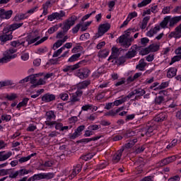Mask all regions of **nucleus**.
<instances>
[{"mask_svg": "<svg viewBox=\"0 0 181 181\" xmlns=\"http://www.w3.org/2000/svg\"><path fill=\"white\" fill-rule=\"evenodd\" d=\"M23 26V23H13L10 25L8 28H5L3 30V33L4 35L0 36V42L1 45H4L5 42H8V40H12L13 36L12 35V33L10 34L9 32H13V30H16V29H19V28H22Z\"/></svg>", "mask_w": 181, "mask_h": 181, "instance_id": "1", "label": "nucleus"}, {"mask_svg": "<svg viewBox=\"0 0 181 181\" xmlns=\"http://www.w3.org/2000/svg\"><path fill=\"white\" fill-rule=\"evenodd\" d=\"M43 76V73H40L34 75H31L29 76H27L25 78L21 80L20 83H28V81H30L32 86L31 87L33 88H35V87H37V86H45L46 84V79L39 78L42 77Z\"/></svg>", "mask_w": 181, "mask_h": 181, "instance_id": "2", "label": "nucleus"}, {"mask_svg": "<svg viewBox=\"0 0 181 181\" xmlns=\"http://www.w3.org/2000/svg\"><path fill=\"white\" fill-rule=\"evenodd\" d=\"M39 39H40V35H34L33 34H30L23 39V46L24 47H28L29 45H33V43H35V46H37V45H41V43L46 42V40L49 39V37H43L40 40Z\"/></svg>", "mask_w": 181, "mask_h": 181, "instance_id": "3", "label": "nucleus"}, {"mask_svg": "<svg viewBox=\"0 0 181 181\" xmlns=\"http://www.w3.org/2000/svg\"><path fill=\"white\" fill-rule=\"evenodd\" d=\"M90 74H91V71L87 67H83L74 71V76L78 77L81 80L88 78Z\"/></svg>", "mask_w": 181, "mask_h": 181, "instance_id": "4", "label": "nucleus"}, {"mask_svg": "<svg viewBox=\"0 0 181 181\" xmlns=\"http://www.w3.org/2000/svg\"><path fill=\"white\" fill-rule=\"evenodd\" d=\"M132 42H134V37L127 38L124 35H121L117 39V43L125 49H128L132 45Z\"/></svg>", "mask_w": 181, "mask_h": 181, "instance_id": "5", "label": "nucleus"}, {"mask_svg": "<svg viewBox=\"0 0 181 181\" xmlns=\"http://www.w3.org/2000/svg\"><path fill=\"white\" fill-rule=\"evenodd\" d=\"M17 50L15 48H11L9 50H7L4 54V57L2 59V62H9L12 60V59L16 58L18 56L16 54Z\"/></svg>", "mask_w": 181, "mask_h": 181, "instance_id": "6", "label": "nucleus"}, {"mask_svg": "<svg viewBox=\"0 0 181 181\" xmlns=\"http://www.w3.org/2000/svg\"><path fill=\"white\" fill-rule=\"evenodd\" d=\"M84 63H86L85 60H82L74 65H69V66H66L62 71H64V73H70L71 71H74V70H77L78 69H80V67H81L83 66V64H84Z\"/></svg>", "mask_w": 181, "mask_h": 181, "instance_id": "7", "label": "nucleus"}, {"mask_svg": "<svg viewBox=\"0 0 181 181\" xmlns=\"http://www.w3.org/2000/svg\"><path fill=\"white\" fill-rule=\"evenodd\" d=\"M66 16V12L63 11H60L59 12H55L52 13L51 15L48 16V21H50V22H53V21H60L63 19Z\"/></svg>", "mask_w": 181, "mask_h": 181, "instance_id": "8", "label": "nucleus"}, {"mask_svg": "<svg viewBox=\"0 0 181 181\" xmlns=\"http://www.w3.org/2000/svg\"><path fill=\"white\" fill-rule=\"evenodd\" d=\"M74 23H76V18L71 16L63 23L62 30H64V32H68L70 28L74 25Z\"/></svg>", "mask_w": 181, "mask_h": 181, "instance_id": "9", "label": "nucleus"}, {"mask_svg": "<svg viewBox=\"0 0 181 181\" xmlns=\"http://www.w3.org/2000/svg\"><path fill=\"white\" fill-rule=\"evenodd\" d=\"M110 28L111 25H110V23L101 24L98 28V37H100V36H103L105 33H107V31L110 30Z\"/></svg>", "mask_w": 181, "mask_h": 181, "instance_id": "10", "label": "nucleus"}, {"mask_svg": "<svg viewBox=\"0 0 181 181\" xmlns=\"http://www.w3.org/2000/svg\"><path fill=\"white\" fill-rule=\"evenodd\" d=\"M83 95V90H77L76 93H72L71 97V103H77L80 101V97Z\"/></svg>", "mask_w": 181, "mask_h": 181, "instance_id": "11", "label": "nucleus"}, {"mask_svg": "<svg viewBox=\"0 0 181 181\" xmlns=\"http://www.w3.org/2000/svg\"><path fill=\"white\" fill-rule=\"evenodd\" d=\"M176 159H177V156H172L170 157L163 159L160 161V166H165L166 165H169V163H172L173 162H175Z\"/></svg>", "mask_w": 181, "mask_h": 181, "instance_id": "12", "label": "nucleus"}, {"mask_svg": "<svg viewBox=\"0 0 181 181\" xmlns=\"http://www.w3.org/2000/svg\"><path fill=\"white\" fill-rule=\"evenodd\" d=\"M168 16L170 17V18H169L170 28H173V26H175V25H177V23H179V22H181V16H176L174 17H172V16Z\"/></svg>", "mask_w": 181, "mask_h": 181, "instance_id": "13", "label": "nucleus"}, {"mask_svg": "<svg viewBox=\"0 0 181 181\" xmlns=\"http://www.w3.org/2000/svg\"><path fill=\"white\" fill-rule=\"evenodd\" d=\"M156 122H163V121H166L168 119V114L166 112H160L156 115L154 118Z\"/></svg>", "mask_w": 181, "mask_h": 181, "instance_id": "14", "label": "nucleus"}, {"mask_svg": "<svg viewBox=\"0 0 181 181\" xmlns=\"http://www.w3.org/2000/svg\"><path fill=\"white\" fill-rule=\"evenodd\" d=\"M160 30V25H156L154 28H151L147 33H146V36L148 37H153L154 35H156L158 32Z\"/></svg>", "mask_w": 181, "mask_h": 181, "instance_id": "15", "label": "nucleus"}, {"mask_svg": "<svg viewBox=\"0 0 181 181\" xmlns=\"http://www.w3.org/2000/svg\"><path fill=\"white\" fill-rule=\"evenodd\" d=\"M85 129L86 126H79L77 129L75 130L74 133L71 136V139H76V138L80 136V135H81V132H83Z\"/></svg>", "mask_w": 181, "mask_h": 181, "instance_id": "16", "label": "nucleus"}, {"mask_svg": "<svg viewBox=\"0 0 181 181\" xmlns=\"http://www.w3.org/2000/svg\"><path fill=\"white\" fill-rule=\"evenodd\" d=\"M67 39H69V36L65 35L62 40H58L53 45V49L57 50V49H59V47H61V46H63V44L65 43V42H67Z\"/></svg>", "mask_w": 181, "mask_h": 181, "instance_id": "17", "label": "nucleus"}, {"mask_svg": "<svg viewBox=\"0 0 181 181\" xmlns=\"http://www.w3.org/2000/svg\"><path fill=\"white\" fill-rule=\"evenodd\" d=\"M170 36H171V37H175V39H180V37H181V24H180L175 29V31H173L170 33Z\"/></svg>", "mask_w": 181, "mask_h": 181, "instance_id": "18", "label": "nucleus"}, {"mask_svg": "<svg viewBox=\"0 0 181 181\" xmlns=\"http://www.w3.org/2000/svg\"><path fill=\"white\" fill-rule=\"evenodd\" d=\"M159 50V45L152 44L148 46V47L144 49V52L146 54H148V53L153 52H158Z\"/></svg>", "mask_w": 181, "mask_h": 181, "instance_id": "19", "label": "nucleus"}, {"mask_svg": "<svg viewBox=\"0 0 181 181\" xmlns=\"http://www.w3.org/2000/svg\"><path fill=\"white\" fill-rule=\"evenodd\" d=\"M122 152H124V150L120 149L113 155V157H112L113 163H118V162L121 160V157L122 156Z\"/></svg>", "mask_w": 181, "mask_h": 181, "instance_id": "20", "label": "nucleus"}, {"mask_svg": "<svg viewBox=\"0 0 181 181\" xmlns=\"http://www.w3.org/2000/svg\"><path fill=\"white\" fill-rule=\"evenodd\" d=\"M54 100H56V96L53 94L46 93L42 97V101H44V103H50L54 101Z\"/></svg>", "mask_w": 181, "mask_h": 181, "instance_id": "21", "label": "nucleus"}, {"mask_svg": "<svg viewBox=\"0 0 181 181\" xmlns=\"http://www.w3.org/2000/svg\"><path fill=\"white\" fill-rule=\"evenodd\" d=\"M12 156V151H8V153H5V151L0 152V162L4 160H6L9 159Z\"/></svg>", "mask_w": 181, "mask_h": 181, "instance_id": "22", "label": "nucleus"}, {"mask_svg": "<svg viewBox=\"0 0 181 181\" xmlns=\"http://www.w3.org/2000/svg\"><path fill=\"white\" fill-rule=\"evenodd\" d=\"M90 84H91L90 81H83L82 82H80L76 86L77 90H81H81L86 88V87H88V86H90Z\"/></svg>", "mask_w": 181, "mask_h": 181, "instance_id": "23", "label": "nucleus"}, {"mask_svg": "<svg viewBox=\"0 0 181 181\" xmlns=\"http://www.w3.org/2000/svg\"><path fill=\"white\" fill-rule=\"evenodd\" d=\"M110 54V50L105 49L103 50H100L98 54V57L100 59H105Z\"/></svg>", "mask_w": 181, "mask_h": 181, "instance_id": "24", "label": "nucleus"}, {"mask_svg": "<svg viewBox=\"0 0 181 181\" xmlns=\"http://www.w3.org/2000/svg\"><path fill=\"white\" fill-rule=\"evenodd\" d=\"M145 67H146V62H145V59H140L139 64L136 66V69L140 70V71H145Z\"/></svg>", "mask_w": 181, "mask_h": 181, "instance_id": "25", "label": "nucleus"}, {"mask_svg": "<svg viewBox=\"0 0 181 181\" xmlns=\"http://www.w3.org/2000/svg\"><path fill=\"white\" fill-rule=\"evenodd\" d=\"M176 73H177V69L175 68H170L167 72V77H168V78H172L176 76Z\"/></svg>", "mask_w": 181, "mask_h": 181, "instance_id": "26", "label": "nucleus"}, {"mask_svg": "<svg viewBox=\"0 0 181 181\" xmlns=\"http://www.w3.org/2000/svg\"><path fill=\"white\" fill-rule=\"evenodd\" d=\"M80 172H81V168H80V167H75L73 169L72 173L69 175V179H74V177H76V176H77V175H78V173Z\"/></svg>", "mask_w": 181, "mask_h": 181, "instance_id": "27", "label": "nucleus"}, {"mask_svg": "<svg viewBox=\"0 0 181 181\" xmlns=\"http://www.w3.org/2000/svg\"><path fill=\"white\" fill-rule=\"evenodd\" d=\"M170 18V16H166L160 23V28H162L163 29L168 28V23H170V21H169Z\"/></svg>", "mask_w": 181, "mask_h": 181, "instance_id": "28", "label": "nucleus"}, {"mask_svg": "<svg viewBox=\"0 0 181 181\" xmlns=\"http://www.w3.org/2000/svg\"><path fill=\"white\" fill-rule=\"evenodd\" d=\"M33 156H36V153H31L30 155L28 156L27 157H22L18 160L20 163H25V162H28V160H30Z\"/></svg>", "mask_w": 181, "mask_h": 181, "instance_id": "29", "label": "nucleus"}, {"mask_svg": "<svg viewBox=\"0 0 181 181\" xmlns=\"http://www.w3.org/2000/svg\"><path fill=\"white\" fill-rule=\"evenodd\" d=\"M45 115L47 117V120L56 119V115L53 110L47 112Z\"/></svg>", "mask_w": 181, "mask_h": 181, "instance_id": "30", "label": "nucleus"}, {"mask_svg": "<svg viewBox=\"0 0 181 181\" xmlns=\"http://www.w3.org/2000/svg\"><path fill=\"white\" fill-rule=\"evenodd\" d=\"M28 103H29V98H25L22 102H20L18 105H17V108L18 110H21V108H22V107H26V105H28Z\"/></svg>", "mask_w": 181, "mask_h": 181, "instance_id": "31", "label": "nucleus"}, {"mask_svg": "<svg viewBox=\"0 0 181 181\" xmlns=\"http://www.w3.org/2000/svg\"><path fill=\"white\" fill-rule=\"evenodd\" d=\"M81 56V54H74L71 57L69 58L68 62L69 63H73V62H77L78 59H80V57Z\"/></svg>", "mask_w": 181, "mask_h": 181, "instance_id": "32", "label": "nucleus"}, {"mask_svg": "<svg viewBox=\"0 0 181 181\" xmlns=\"http://www.w3.org/2000/svg\"><path fill=\"white\" fill-rule=\"evenodd\" d=\"M151 16H146L144 18L141 23V29H146V26H148V23L149 22Z\"/></svg>", "mask_w": 181, "mask_h": 181, "instance_id": "33", "label": "nucleus"}, {"mask_svg": "<svg viewBox=\"0 0 181 181\" xmlns=\"http://www.w3.org/2000/svg\"><path fill=\"white\" fill-rule=\"evenodd\" d=\"M13 13V11L12 10H9V11H4V14L3 16V18L2 19H11V18H12V14Z\"/></svg>", "mask_w": 181, "mask_h": 181, "instance_id": "34", "label": "nucleus"}, {"mask_svg": "<svg viewBox=\"0 0 181 181\" xmlns=\"http://www.w3.org/2000/svg\"><path fill=\"white\" fill-rule=\"evenodd\" d=\"M152 2V0H143L141 2L137 4L138 8H144V6H146L149 5Z\"/></svg>", "mask_w": 181, "mask_h": 181, "instance_id": "35", "label": "nucleus"}, {"mask_svg": "<svg viewBox=\"0 0 181 181\" xmlns=\"http://www.w3.org/2000/svg\"><path fill=\"white\" fill-rule=\"evenodd\" d=\"M165 103V98L163 96H157L155 99V104L157 105H160V104H163Z\"/></svg>", "mask_w": 181, "mask_h": 181, "instance_id": "36", "label": "nucleus"}, {"mask_svg": "<svg viewBox=\"0 0 181 181\" xmlns=\"http://www.w3.org/2000/svg\"><path fill=\"white\" fill-rule=\"evenodd\" d=\"M54 177V173H42V179H53Z\"/></svg>", "mask_w": 181, "mask_h": 181, "instance_id": "37", "label": "nucleus"}, {"mask_svg": "<svg viewBox=\"0 0 181 181\" xmlns=\"http://www.w3.org/2000/svg\"><path fill=\"white\" fill-rule=\"evenodd\" d=\"M136 54V51H135L134 49H132L129 51L126 54L125 57L127 59H132V57H135Z\"/></svg>", "mask_w": 181, "mask_h": 181, "instance_id": "38", "label": "nucleus"}, {"mask_svg": "<svg viewBox=\"0 0 181 181\" xmlns=\"http://www.w3.org/2000/svg\"><path fill=\"white\" fill-rule=\"evenodd\" d=\"M13 47H19V46H23V40H21L20 41H13L11 43Z\"/></svg>", "mask_w": 181, "mask_h": 181, "instance_id": "39", "label": "nucleus"}, {"mask_svg": "<svg viewBox=\"0 0 181 181\" xmlns=\"http://www.w3.org/2000/svg\"><path fill=\"white\" fill-rule=\"evenodd\" d=\"M55 161L54 160H46L44 164H42V166H45V168H52L53 165H54Z\"/></svg>", "mask_w": 181, "mask_h": 181, "instance_id": "40", "label": "nucleus"}, {"mask_svg": "<svg viewBox=\"0 0 181 181\" xmlns=\"http://www.w3.org/2000/svg\"><path fill=\"white\" fill-rule=\"evenodd\" d=\"M180 60H181V55L177 54L172 58L171 62H170V65L172 66L173 63H176V62H180Z\"/></svg>", "mask_w": 181, "mask_h": 181, "instance_id": "41", "label": "nucleus"}, {"mask_svg": "<svg viewBox=\"0 0 181 181\" xmlns=\"http://www.w3.org/2000/svg\"><path fill=\"white\" fill-rule=\"evenodd\" d=\"M30 179H32L33 181L41 180V179H43V173L35 174L32 177H30Z\"/></svg>", "mask_w": 181, "mask_h": 181, "instance_id": "42", "label": "nucleus"}, {"mask_svg": "<svg viewBox=\"0 0 181 181\" xmlns=\"http://www.w3.org/2000/svg\"><path fill=\"white\" fill-rule=\"evenodd\" d=\"M131 33H134V29L129 28L126 31H124V33L122 35L124 37H127V39H129V36H131Z\"/></svg>", "mask_w": 181, "mask_h": 181, "instance_id": "43", "label": "nucleus"}, {"mask_svg": "<svg viewBox=\"0 0 181 181\" xmlns=\"http://www.w3.org/2000/svg\"><path fill=\"white\" fill-rule=\"evenodd\" d=\"M127 101V98H123L119 100H117L113 103V105H116V107H118V105H121V104H123V103H125Z\"/></svg>", "mask_w": 181, "mask_h": 181, "instance_id": "44", "label": "nucleus"}, {"mask_svg": "<svg viewBox=\"0 0 181 181\" xmlns=\"http://www.w3.org/2000/svg\"><path fill=\"white\" fill-rule=\"evenodd\" d=\"M6 98L9 101H13V100L18 98V95H16V93H11L9 95H6Z\"/></svg>", "mask_w": 181, "mask_h": 181, "instance_id": "45", "label": "nucleus"}, {"mask_svg": "<svg viewBox=\"0 0 181 181\" xmlns=\"http://www.w3.org/2000/svg\"><path fill=\"white\" fill-rule=\"evenodd\" d=\"M137 17H138V13L136 11L131 12L127 16V18L129 19L130 21H132L134 18H137Z\"/></svg>", "mask_w": 181, "mask_h": 181, "instance_id": "46", "label": "nucleus"}, {"mask_svg": "<svg viewBox=\"0 0 181 181\" xmlns=\"http://www.w3.org/2000/svg\"><path fill=\"white\" fill-rule=\"evenodd\" d=\"M115 115H117V112L114 110H111L105 113V117H115Z\"/></svg>", "mask_w": 181, "mask_h": 181, "instance_id": "47", "label": "nucleus"}, {"mask_svg": "<svg viewBox=\"0 0 181 181\" xmlns=\"http://www.w3.org/2000/svg\"><path fill=\"white\" fill-rule=\"evenodd\" d=\"M37 9H39V7L35 6V7L30 8V10H28L26 12L27 15H29V16H30V15H33V13H35V12H37Z\"/></svg>", "mask_w": 181, "mask_h": 181, "instance_id": "48", "label": "nucleus"}, {"mask_svg": "<svg viewBox=\"0 0 181 181\" xmlns=\"http://www.w3.org/2000/svg\"><path fill=\"white\" fill-rule=\"evenodd\" d=\"M64 48L61 47L59 49H57V51H55L52 55V57H59V56H60V54H62V53H63L64 52Z\"/></svg>", "mask_w": 181, "mask_h": 181, "instance_id": "49", "label": "nucleus"}, {"mask_svg": "<svg viewBox=\"0 0 181 181\" xmlns=\"http://www.w3.org/2000/svg\"><path fill=\"white\" fill-rule=\"evenodd\" d=\"M17 18L19 19V21H23L24 19H28V18H29V15L28 13H21L17 16Z\"/></svg>", "mask_w": 181, "mask_h": 181, "instance_id": "50", "label": "nucleus"}, {"mask_svg": "<svg viewBox=\"0 0 181 181\" xmlns=\"http://www.w3.org/2000/svg\"><path fill=\"white\" fill-rule=\"evenodd\" d=\"M30 173V170L26 169H21L18 170V174L20 176H23L25 175H29Z\"/></svg>", "mask_w": 181, "mask_h": 181, "instance_id": "51", "label": "nucleus"}, {"mask_svg": "<svg viewBox=\"0 0 181 181\" xmlns=\"http://www.w3.org/2000/svg\"><path fill=\"white\" fill-rule=\"evenodd\" d=\"M58 29H59V25H54L53 27H51L50 28L48 29V33H49V35H52V33H54V32L57 31Z\"/></svg>", "mask_w": 181, "mask_h": 181, "instance_id": "52", "label": "nucleus"}, {"mask_svg": "<svg viewBox=\"0 0 181 181\" xmlns=\"http://www.w3.org/2000/svg\"><path fill=\"white\" fill-rule=\"evenodd\" d=\"M59 98H61L62 101H67V100H69V93H61L59 95Z\"/></svg>", "mask_w": 181, "mask_h": 181, "instance_id": "53", "label": "nucleus"}, {"mask_svg": "<svg viewBox=\"0 0 181 181\" xmlns=\"http://www.w3.org/2000/svg\"><path fill=\"white\" fill-rule=\"evenodd\" d=\"M141 76H142V73H141V72L136 73L132 78H131V77L129 78V81H134V80H136V78H139V77H141Z\"/></svg>", "mask_w": 181, "mask_h": 181, "instance_id": "54", "label": "nucleus"}, {"mask_svg": "<svg viewBox=\"0 0 181 181\" xmlns=\"http://www.w3.org/2000/svg\"><path fill=\"white\" fill-rule=\"evenodd\" d=\"M162 13L163 15H168V14L170 13V6L163 7V8L162 9Z\"/></svg>", "mask_w": 181, "mask_h": 181, "instance_id": "55", "label": "nucleus"}, {"mask_svg": "<svg viewBox=\"0 0 181 181\" xmlns=\"http://www.w3.org/2000/svg\"><path fill=\"white\" fill-rule=\"evenodd\" d=\"M153 179H155V176L148 175L143 177L140 181H153Z\"/></svg>", "mask_w": 181, "mask_h": 181, "instance_id": "56", "label": "nucleus"}, {"mask_svg": "<svg viewBox=\"0 0 181 181\" xmlns=\"http://www.w3.org/2000/svg\"><path fill=\"white\" fill-rule=\"evenodd\" d=\"M11 119H12V117L9 115H3L1 116L2 121H6V122L11 121Z\"/></svg>", "mask_w": 181, "mask_h": 181, "instance_id": "57", "label": "nucleus"}, {"mask_svg": "<svg viewBox=\"0 0 181 181\" xmlns=\"http://www.w3.org/2000/svg\"><path fill=\"white\" fill-rule=\"evenodd\" d=\"M82 111H88V110H93V105H85L81 107Z\"/></svg>", "mask_w": 181, "mask_h": 181, "instance_id": "58", "label": "nucleus"}, {"mask_svg": "<svg viewBox=\"0 0 181 181\" xmlns=\"http://www.w3.org/2000/svg\"><path fill=\"white\" fill-rule=\"evenodd\" d=\"M99 129L100 127L98 124H92L88 127V129H89V131H97V129Z\"/></svg>", "mask_w": 181, "mask_h": 181, "instance_id": "59", "label": "nucleus"}, {"mask_svg": "<svg viewBox=\"0 0 181 181\" xmlns=\"http://www.w3.org/2000/svg\"><path fill=\"white\" fill-rule=\"evenodd\" d=\"M141 43L143 46H146L148 43H149V38L148 37H143L141 39Z\"/></svg>", "mask_w": 181, "mask_h": 181, "instance_id": "60", "label": "nucleus"}, {"mask_svg": "<svg viewBox=\"0 0 181 181\" xmlns=\"http://www.w3.org/2000/svg\"><path fill=\"white\" fill-rule=\"evenodd\" d=\"M45 123L47 127H50V128H52L53 125H56V121L46 120Z\"/></svg>", "mask_w": 181, "mask_h": 181, "instance_id": "61", "label": "nucleus"}, {"mask_svg": "<svg viewBox=\"0 0 181 181\" xmlns=\"http://www.w3.org/2000/svg\"><path fill=\"white\" fill-rule=\"evenodd\" d=\"M87 39H90L89 33H84L80 36V40H87Z\"/></svg>", "mask_w": 181, "mask_h": 181, "instance_id": "62", "label": "nucleus"}, {"mask_svg": "<svg viewBox=\"0 0 181 181\" xmlns=\"http://www.w3.org/2000/svg\"><path fill=\"white\" fill-rule=\"evenodd\" d=\"M181 11V6H177L172 11L173 13H180Z\"/></svg>", "mask_w": 181, "mask_h": 181, "instance_id": "63", "label": "nucleus"}, {"mask_svg": "<svg viewBox=\"0 0 181 181\" xmlns=\"http://www.w3.org/2000/svg\"><path fill=\"white\" fill-rule=\"evenodd\" d=\"M168 181H180V177L179 175H175L168 179Z\"/></svg>", "mask_w": 181, "mask_h": 181, "instance_id": "64", "label": "nucleus"}]
</instances>
